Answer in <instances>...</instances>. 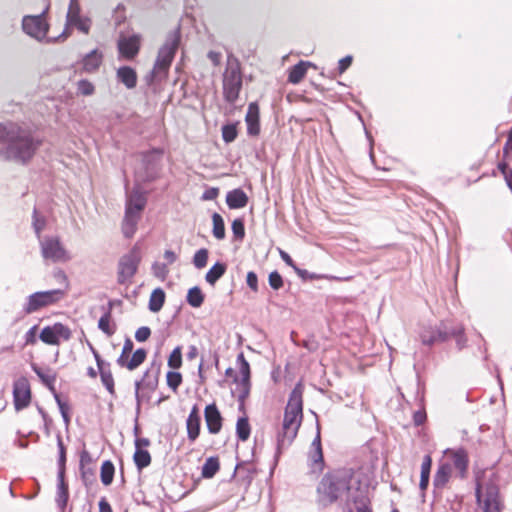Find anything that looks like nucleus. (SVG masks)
<instances>
[{"instance_id":"f257e3e1","label":"nucleus","mask_w":512,"mask_h":512,"mask_svg":"<svg viewBox=\"0 0 512 512\" xmlns=\"http://www.w3.org/2000/svg\"><path fill=\"white\" fill-rule=\"evenodd\" d=\"M43 137L25 123H0V157L19 165H27L43 145Z\"/></svg>"},{"instance_id":"f03ea898","label":"nucleus","mask_w":512,"mask_h":512,"mask_svg":"<svg viewBox=\"0 0 512 512\" xmlns=\"http://www.w3.org/2000/svg\"><path fill=\"white\" fill-rule=\"evenodd\" d=\"M303 419V400L300 384L291 391L284 411V418L281 429L276 437V451L274 455L273 469L278 463L280 455L286 450L296 438Z\"/></svg>"},{"instance_id":"7ed1b4c3","label":"nucleus","mask_w":512,"mask_h":512,"mask_svg":"<svg viewBox=\"0 0 512 512\" xmlns=\"http://www.w3.org/2000/svg\"><path fill=\"white\" fill-rule=\"evenodd\" d=\"M353 472L350 469H337L326 473L317 486V502L322 507H327L338 500H345L351 504L355 490L352 488Z\"/></svg>"},{"instance_id":"20e7f679","label":"nucleus","mask_w":512,"mask_h":512,"mask_svg":"<svg viewBox=\"0 0 512 512\" xmlns=\"http://www.w3.org/2000/svg\"><path fill=\"white\" fill-rule=\"evenodd\" d=\"M475 497L477 505L482 512H500L502 505L499 496V487L494 479H489L484 484L479 481L475 486Z\"/></svg>"},{"instance_id":"39448f33","label":"nucleus","mask_w":512,"mask_h":512,"mask_svg":"<svg viewBox=\"0 0 512 512\" xmlns=\"http://www.w3.org/2000/svg\"><path fill=\"white\" fill-rule=\"evenodd\" d=\"M48 6L38 15H25L22 19V30L31 38L42 42H52V39L47 38L49 31V23L46 20Z\"/></svg>"},{"instance_id":"423d86ee","label":"nucleus","mask_w":512,"mask_h":512,"mask_svg":"<svg viewBox=\"0 0 512 512\" xmlns=\"http://www.w3.org/2000/svg\"><path fill=\"white\" fill-rule=\"evenodd\" d=\"M65 295L61 289L37 291L29 295L23 305L25 314H32L42 308L48 307L60 301Z\"/></svg>"},{"instance_id":"0eeeda50","label":"nucleus","mask_w":512,"mask_h":512,"mask_svg":"<svg viewBox=\"0 0 512 512\" xmlns=\"http://www.w3.org/2000/svg\"><path fill=\"white\" fill-rule=\"evenodd\" d=\"M242 89L241 66H226L223 73V98L229 104H234Z\"/></svg>"},{"instance_id":"6e6552de","label":"nucleus","mask_w":512,"mask_h":512,"mask_svg":"<svg viewBox=\"0 0 512 512\" xmlns=\"http://www.w3.org/2000/svg\"><path fill=\"white\" fill-rule=\"evenodd\" d=\"M40 249L42 257L53 263H64L71 260L69 252L57 236H46L40 240Z\"/></svg>"},{"instance_id":"1a4fd4ad","label":"nucleus","mask_w":512,"mask_h":512,"mask_svg":"<svg viewBox=\"0 0 512 512\" xmlns=\"http://www.w3.org/2000/svg\"><path fill=\"white\" fill-rule=\"evenodd\" d=\"M181 44V30L176 27L168 32L158 49L157 58L154 64H171Z\"/></svg>"},{"instance_id":"9d476101","label":"nucleus","mask_w":512,"mask_h":512,"mask_svg":"<svg viewBox=\"0 0 512 512\" xmlns=\"http://www.w3.org/2000/svg\"><path fill=\"white\" fill-rule=\"evenodd\" d=\"M69 27H76L84 34H87L90 30L91 21L81 15V7L78 0H70L66 15V28L57 39H66Z\"/></svg>"},{"instance_id":"9b49d317","label":"nucleus","mask_w":512,"mask_h":512,"mask_svg":"<svg viewBox=\"0 0 512 512\" xmlns=\"http://www.w3.org/2000/svg\"><path fill=\"white\" fill-rule=\"evenodd\" d=\"M140 258L135 250L123 255L118 262L117 282L121 285L131 281L137 273Z\"/></svg>"},{"instance_id":"f8f14e48","label":"nucleus","mask_w":512,"mask_h":512,"mask_svg":"<svg viewBox=\"0 0 512 512\" xmlns=\"http://www.w3.org/2000/svg\"><path fill=\"white\" fill-rule=\"evenodd\" d=\"M423 345L432 346L449 340V323L442 321L438 326L423 327L419 333Z\"/></svg>"},{"instance_id":"ddd939ff","label":"nucleus","mask_w":512,"mask_h":512,"mask_svg":"<svg viewBox=\"0 0 512 512\" xmlns=\"http://www.w3.org/2000/svg\"><path fill=\"white\" fill-rule=\"evenodd\" d=\"M60 338L66 341L71 338V330L61 322L45 326L39 334V339L47 345H59Z\"/></svg>"},{"instance_id":"4468645a","label":"nucleus","mask_w":512,"mask_h":512,"mask_svg":"<svg viewBox=\"0 0 512 512\" xmlns=\"http://www.w3.org/2000/svg\"><path fill=\"white\" fill-rule=\"evenodd\" d=\"M237 363L239 365V372L241 379L237 382L238 401L243 406L245 399L249 396L251 383H250V365L245 359L244 354L240 353L237 356Z\"/></svg>"},{"instance_id":"2eb2a0df","label":"nucleus","mask_w":512,"mask_h":512,"mask_svg":"<svg viewBox=\"0 0 512 512\" xmlns=\"http://www.w3.org/2000/svg\"><path fill=\"white\" fill-rule=\"evenodd\" d=\"M31 401V390L26 377H20L13 383V402L16 411L26 408Z\"/></svg>"},{"instance_id":"dca6fc26","label":"nucleus","mask_w":512,"mask_h":512,"mask_svg":"<svg viewBox=\"0 0 512 512\" xmlns=\"http://www.w3.org/2000/svg\"><path fill=\"white\" fill-rule=\"evenodd\" d=\"M141 44V35L132 34L129 36L121 35L118 40V51L125 60H133L138 54Z\"/></svg>"},{"instance_id":"f3484780","label":"nucleus","mask_w":512,"mask_h":512,"mask_svg":"<svg viewBox=\"0 0 512 512\" xmlns=\"http://www.w3.org/2000/svg\"><path fill=\"white\" fill-rule=\"evenodd\" d=\"M204 418L209 433L217 434L220 432L222 428V416L215 403L205 407Z\"/></svg>"},{"instance_id":"a211bd4d","label":"nucleus","mask_w":512,"mask_h":512,"mask_svg":"<svg viewBox=\"0 0 512 512\" xmlns=\"http://www.w3.org/2000/svg\"><path fill=\"white\" fill-rule=\"evenodd\" d=\"M200 428H201V416L199 414V408L195 404L192 407V409L186 419L187 438L191 443L195 442L196 439L199 437Z\"/></svg>"},{"instance_id":"6ab92c4d","label":"nucleus","mask_w":512,"mask_h":512,"mask_svg":"<svg viewBox=\"0 0 512 512\" xmlns=\"http://www.w3.org/2000/svg\"><path fill=\"white\" fill-rule=\"evenodd\" d=\"M245 122L247 125V134L249 136H258L260 133V122L259 106L256 102H251L248 105Z\"/></svg>"},{"instance_id":"aec40b11","label":"nucleus","mask_w":512,"mask_h":512,"mask_svg":"<svg viewBox=\"0 0 512 512\" xmlns=\"http://www.w3.org/2000/svg\"><path fill=\"white\" fill-rule=\"evenodd\" d=\"M141 218V213L125 209L124 218L122 221V233L125 238H132L137 231L138 222Z\"/></svg>"},{"instance_id":"412c9836","label":"nucleus","mask_w":512,"mask_h":512,"mask_svg":"<svg viewBox=\"0 0 512 512\" xmlns=\"http://www.w3.org/2000/svg\"><path fill=\"white\" fill-rule=\"evenodd\" d=\"M452 472V466L449 463H442L439 465L434 478H433V488L434 492H441L443 488L448 483Z\"/></svg>"},{"instance_id":"4be33fe9","label":"nucleus","mask_w":512,"mask_h":512,"mask_svg":"<svg viewBox=\"0 0 512 512\" xmlns=\"http://www.w3.org/2000/svg\"><path fill=\"white\" fill-rule=\"evenodd\" d=\"M69 499V491L68 485L65 482V472L58 471L57 472V492H56V504L61 509L64 510Z\"/></svg>"},{"instance_id":"5701e85b","label":"nucleus","mask_w":512,"mask_h":512,"mask_svg":"<svg viewBox=\"0 0 512 512\" xmlns=\"http://www.w3.org/2000/svg\"><path fill=\"white\" fill-rule=\"evenodd\" d=\"M248 201L247 194L241 188H235L226 194V204L230 209L244 208Z\"/></svg>"},{"instance_id":"b1692460","label":"nucleus","mask_w":512,"mask_h":512,"mask_svg":"<svg viewBox=\"0 0 512 512\" xmlns=\"http://www.w3.org/2000/svg\"><path fill=\"white\" fill-rule=\"evenodd\" d=\"M146 202L145 194L139 189H134L126 200L125 209L141 213L146 206Z\"/></svg>"},{"instance_id":"393cba45","label":"nucleus","mask_w":512,"mask_h":512,"mask_svg":"<svg viewBox=\"0 0 512 512\" xmlns=\"http://www.w3.org/2000/svg\"><path fill=\"white\" fill-rule=\"evenodd\" d=\"M113 305L114 302L110 300L107 306H102L103 315L98 321V328L107 336H112L115 333V327H112L110 324Z\"/></svg>"},{"instance_id":"a878e982","label":"nucleus","mask_w":512,"mask_h":512,"mask_svg":"<svg viewBox=\"0 0 512 512\" xmlns=\"http://www.w3.org/2000/svg\"><path fill=\"white\" fill-rule=\"evenodd\" d=\"M149 373H150L149 370H147L144 373L143 378L141 380L135 381V398L137 401L138 408L140 407V402H141L140 394H139L141 385H144L146 388H148L151 391H154L158 385L159 371H157L156 375H154L153 377H150Z\"/></svg>"},{"instance_id":"bb28decb","label":"nucleus","mask_w":512,"mask_h":512,"mask_svg":"<svg viewBox=\"0 0 512 512\" xmlns=\"http://www.w3.org/2000/svg\"><path fill=\"white\" fill-rule=\"evenodd\" d=\"M309 459L314 465L318 466L319 468H322L324 465L321 438L319 432H317L316 437L313 439L311 443Z\"/></svg>"},{"instance_id":"cd10ccee","label":"nucleus","mask_w":512,"mask_h":512,"mask_svg":"<svg viewBox=\"0 0 512 512\" xmlns=\"http://www.w3.org/2000/svg\"><path fill=\"white\" fill-rule=\"evenodd\" d=\"M118 80L128 89H132L137 84L136 72L130 66H120L117 71Z\"/></svg>"},{"instance_id":"c85d7f7f","label":"nucleus","mask_w":512,"mask_h":512,"mask_svg":"<svg viewBox=\"0 0 512 512\" xmlns=\"http://www.w3.org/2000/svg\"><path fill=\"white\" fill-rule=\"evenodd\" d=\"M165 292L162 288H155L149 298L148 308L151 312H159L165 303Z\"/></svg>"},{"instance_id":"c756f323","label":"nucleus","mask_w":512,"mask_h":512,"mask_svg":"<svg viewBox=\"0 0 512 512\" xmlns=\"http://www.w3.org/2000/svg\"><path fill=\"white\" fill-rule=\"evenodd\" d=\"M351 503L355 505L356 512H372L369 507V498L366 493L359 488L355 489V495L352 496Z\"/></svg>"},{"instance_id":"7c9ffc66","label":"nucleus","mask_w":512,"mask_h":512,"mask_svg":"<svg viewBox=\"0 0 512 512\" xmlns=\"http://www.w3.org/2000/svg\"><path fill=\"white\" fill-rule=\"evenodd\" d=\"M227 266L223 262L217 261L206 273L205 280L210 285L215 283L225 274Z\"/></svg>"},{"instance_id":"2f4dec72","label":"nucleus","mask_w":512,"mask_h":512,"mask_svg":"<svg viewBox=\"0 0 512 512\" xmlns=\"http://www.w3.org/2000/svg\"><path fill=\"white\" fill-rule=\"evenodd\" d=\"M452 464L458 470L460 476L463 477L468 467V456L465 450L460 449L453 453Z\"/></svg>"},{"instance_id":"473e14b6","label":"nucleus","mask_w":512,"mask_h":512,"mask_svg":"<svg viewBox=\"0 0 512 512\" xmlns=\"http://www.w3.org/2000/svg\"><path fill=\"white\" fill-rule=\"evenodd\" d=\"M101 382L103 386L107 389L110 395H115L114 388V378L110 369V366L103 365L101 368H98Z\"/></svg>"},{"instance_id":"72a5a7b5","label":"nucleus","mask_w":512,"mask_h":512,"mask_svg":"<svg viewBox=\"0 0 512 512\" xmlns=\"http://www.w3.org/2000/svg\"><path fill=\"white\" fill-rule=\"evenodd\" d=\"M454 338L457 348L462 350L467 345V338L465 336L464 327L461 324L450 326L449 325V339Z\"/></svg>"},{"instance_id":"f704fd0d","label":"nucleus","mask_w":512,"mask_h":512,"mask_svg":"<svg viewBox=\"0 0 512 512\" xmlns=\"http://www.w3.org/2000/svg\"><path fill=\"white\" fill-rule=\"evenodd\" d=\"M133 460L137 469L141 471L151 464V455L148 450L137 447L133 455Z\"/></svg>"},{"instance_id":"c9c22d12","label":"nucleus","mask_w":512,"mask_h":512,"mask_svg":"<svg viewBox=\"0 0 512 512\" xmlns=\"http://www.w3.org/2000/svg\"><path fill=\"white\" fill-rule=\"evenodd\" d=\"M220 463L216 456H211L206 459L202 466V476L204 478H212L219 471Z\"/></svg>"},{"instance_id":"e433bc0d","label":"nucleus","mask_w":512,"mask_h":512,"mask_svg":"<svg viewBox=\"0 0 512 512\" xmlns=\"http://www.w3.org/2000/svg\"><path fill=\"white\" fill-rule=\"evenodd\" d=\"M212 223H213V229L212 234L217 240H223L226 236L225 232V223L223 217L217 213L214 212L212 214Z\"/></svg>"},{"instance_id":"4c0bfd02","label":"nucleus","mask_w":512,"mask_h":512,"mask_svg":"<svg viewBox=\"0 0 512 512\" xmlns=\"http://www.w3.org/2000/svg\"><path fill=\"white\" fill-rule=\"evenodd\" d=\"M31 368L36 373V375L40 378L42 383L54 393V391H55L54 383L56 381V375L48 374L47 372H45L42 368H40L36 364H32Z\"/></svg>"},{"instance_id":"58836bf2","label":"nucleus","mask_w":512,"mask_h":512,"mask_svg":"<svg viewBox=\"0 0 512 512\" xmlns=\"http://www.w3.org/2000/svg\"><path fill=\"white\" fill-rule=\"evenodd\" d=\"M186 301L193 308L200 307L204 302V295L200 287L194 286L190 288L186 296Z\"/></svg>"},{"instance_id":"ea45409f","label":"nucleus","mask_w":512,"mask_h":512,"mask_svg":"<svg viewBox=\"0 0 512 512\" xmlns=\"http://www.w3.org/2000/svg\"><path fill=\"white\" fill-rule=\"evenodd\" d=\"M309 66H292L288 71V82L291 84H298L305 77ZM318 68V66H312Z\"/></svg>"},{"instance_id":"a19ab883","label":"nucleus","mask_w":512,"mask_h":512,"mask_svg":"<svg viewBox=\"0 0 512 512\" xmlns=\"http://www.w3.org/2000/svg\"><path fill=\"white\" fill-rule=\"evenodd\" d=\"M115 473L114 464L110 460H105L101 465L100 477L104 485H110Z\"/></svg>"},{"instance_id":"79ce46f5","label":"nucleus","mask_w":512,"mask_h":512,"mask_svg":"<svg viewBox=\"0 0 512 512\" xmlns=\"http://www.w3.org/2000/svg\"><path fill=\"white\" fill-rule=\"evenodd\" d=\"M251 433L250 424L247 417H240L236 423V435L239 440L246 441Z\"/></svg>"},{"instance_id":"37998d69","label":"nucleus","mask_w":512,"mask_h":512,"mask_svg":"<svg viewBox=\"0 0 512 512\" xmlns=\"http://www.w3.org/2000/svg\"><path fill=\"white\" fill-rule=\"evenodd\" d=\"M147 352L143 348L136 349L131 358L129 359V362H127V369L130 371L135 370L138 368L146 359Z\"/></svg>"},{"instance_id":"c03bdc74","label":"nucleus","mask_w":512,"mask_h":512,"mask_svg":"<svg viewBox=\"0 0 512 512\" xmlns=\"http://www.w3.org/2000/svg\"><path fill=\"white\" fill-rule=\"evenodd\" d=\"M32 219V227L34 229L37 239L40 241L42 240L41 233L46 226V219L38 214L36 208H34L33 210Z\"/></svg>"},{"instance_id":"a18cd8bd","label":"nucleus","mask_w":512,"mask_h":512,"mask_svg":"<svg viewBox=\"0 0 512 512\" xmlns=\"http://www.w3.org/2000/svg\"><path fill=\"white\" fill-rule=\"evenodd\" d=\"M167 364L172 369H178L182 366V349L181 346L175 347L168 357Z\"/></svg>"},{"instance_id":"49530a36","label":"nucleus","mask_w":512,"mask_h":512,"mask_svg":"<svg viewBox=\"0 0 512 512\" xmlns=\"http://www.w3.org/2000/svg\"><path fill=\"white\" fill-rule=\"evenodd\" d=\"M57 447H58V471L65 472L66 469V448L62 441L60 434L57 435Z\"/></svg>"},{"instance_id":"de8ad7c7","label":"nucleus","mask_w":512,"mask_h":512,"mask_svg":"<svg viewBox=\"0 0 512 512\" xmlns=\"http://www.w3.org/2000/svg\"><path fill=\"white\" fill-rule=\"evenodd\" d=\"M166 382L168 387L176 392L182 383V374L177 371H168L166 374Z\"/></svg>"},{"instance_id":"09e8293b","label":"nucleus","mask_w":512,"mask_h":512,"mask_svg":"<svg viewBox=\"0 0 512 512\" xmlns=\"http://www.w3.org/2000/svg\"><path fill=\"white\" fill-rule=\"evenodd\" d=\"M80 474L83 484L90 487L96 483V476L94 469L90 467H80Z\"/></svg>"},{"instance_id":"8fccbe9b","label":"nucleus","mask_w":512,"mask_h":512,"mask_svg":"<svg viewBox=\"0 0 512 512\" xmlns=\"http://www.w3.org/2000/svg\"><path fill=\"white\" fill-rule=\"evenodd\" d=\"M209 252L206 248H201L194 254L193 264L197 269H202L206 266Z\"/></svg>"},{"instance_id":"3c124183","label":"nucleus","mask_w":512,"mask_h":512,"mask_svg":"<svg viewBox=\"0 0 512 512\" xmlns=\"http://www.w3.org/2000/svg\"><path fill=\"white\" fill-rule=\"evenodd\" d=\"M237 137V128L235 124H226L222 126V139L225 143L233 142Z\"/></svg>"},{"instance_id":"603ef678","label":"nucleus","mask_w":512,"mask_h":512,"mask_svg":"<svg viewBox=\"0 0 512 512\" xmlns=\"http://www.w3.org/2000/svg\"><path fill=\"white\" fill-rule=\"evenodd\" d=\"M231 229L235 239L242 241L245 237V225L242 218H236L233 220Z\"/></svg>"},{"instance_id":"864d4df0","label":"nucleus","mask_w":512,"mask_h":512,"mask_svg":"<svg viewBox=\"0 0 512 512\" xmlns=\"http://www.w3.org/2000/svg\"><path fill=\"white\" fill-rule=\"evenodd\" d=\"M151 270H152L153 275L162 281L166 279V277L168 276V273H169V269L167 268V265L165 263H161V262H154L152 264Z\"/></svg>"},{"instance_id":"5fc2aeb1","label":"nucleus","mask_w":512,"mask_h":512,"mask_svg":"<svg viewBox=\"0 0 512 512\" xmlns=\"http://www.w3.org/2000/svg\"><path fill=\"white\" fill-rule=\"evenodd\" d=\"M239 471L240 473L244 472L246 474L247 483L250 484L254 475L256 474V469L254 466L249 464L248 462H242L236 465L235 471Z\"/></svg>"},{"instance_id":"6e6d98bb","label":"nucleus","mask_w":512,"mask_h":512,"mask_svg":"<svg viewBox=\"0 0 512 512\" xmlns=\"http://www.w3.org/2000/svg\"><path fill=\"white\" fill-rule=\"evenodd\" d=\"M268 283L273 290H279L284 284L281 274L276 270L269 274Z\"/></svg>"},{"instance_id":"4d7b16f0","label":"nucleus","mask_w":512,"mask_h":512,"mask_svg":"<svg viewBox=\"0 0 512 512\" xmlns=\"http://www.w3.org/2000/svg\"><path fill=\"white\" fill-rule=\"evenodd\" d=\"M77 91L84 96L92 95L94 93V85L88 80L82 79L77 83Z\"/></svg>"},{"instance_id":"13d9d810","label":"nucleus","mask_w":512,"mask_h":512,"mask_svg":"<svg viewBox=\"0 0 512 512\" xmlns=\"http://www.w3.org/2000/svg\"><path fill=\"white\" fill-rule=\"evenodd\" d=\"M151 335V329L148 326H141L135 332V339L138 342H145Z\"/></svg>"},{"instance_id":"bf43d9fd","label":"nucleus","mask_w":512,"mask_h":512,"mask_svg":"<svg viewBox=\"0 0 512 512\" xmlns=\"http://www.w3.org/2000/svg\"><path fill=\"white\" fill-rule=\"evenodd\" d=\"M38 326H32L24 335L25 345H34L37 342V333Z\"/></svg>"},{"instance_id":"052dcab7","label":"nucleus","mask_w":512,"mask_h":512,"mask_svg":"<svg viewBox=\"0 0 512 512\" xmlns=\"http://www.w3.org/2000/svg\"><path fill=\"white\" fill-rule=\"evenodd\" d=\"M246 283L252 291H254V292L258 291V277L255 272L249 271L247 273Z\"/></svg>"},{"instance_id":"680f3d73","label":"nucleus","mask_w":512,"mask_h":512,"mask_svg":"<svg viewBox=\"0 0 512 512\" xmlns=\"http://www.w3.org/2000/svg\"><path fill=\"white\" fill-rule=\"evenodd\" d=\"M431 465H432V459L430 455H425L421 464V474L420 475H427L430 476L431 471Z\"/></svg>"},{"instance_id":"e2e57ef3","label":"nucleus","mask_w":512,"mask_h":512,"mask_svg":"<svg viewBox=\"0 0 512 512\" xmlns=\"http://www.w3.org/2000/svg\"><path fill=\"white\" fill-rule=\"evenodd\" d=\"M219 194V189L216 187L208 188L202 194V200H214Z\"/></svg>"},{"instance_id":"0e129e2a","label":"nucleus","mask_w":512,"mask_h":512,"mask_svg":"<svg viewBox=\"0 0 512 512\" xmlns=\"http://www.w3.org/2000/svg\"><path fill=\"white\" fill-rule=\"evenodd\" d=\"M53 394H54V399L58 405L60 413L62 414L63 411L68 412L70 409L69 405L66 402L62 401L60 395L56 391H54Z\"/></svg>"},{"instance_id":"69168bd1","label":"nucleus","mask_w":512,"mask_h":512,"mask_svg":"<svg viewBox=\"0 0 512 512\" xmlns=\"http://www.w3.org/2000/svg\"><path fill=\"white\" fill-rule=\"evenodd\" d=\"M425 420H426V413L424 411L418 410L413 414V421H414L415 425H417V426L422 425Z\"/></svg>"},{"instance_id":"338daca9","label":"nucleus","mask_w":512,"mask_h":512,"mask_svg":"<svg viewBox=\"0 0 512 512\" xmlns=\"http://www.w3.org/2000/svg\"><path fill=\"white\" fill-rule=\"evenodd\" d=\"M294 271L297 273L298 276H300L304 280L316 278L313 274H310L307 270L301 269L297 266L294 267Z\"/></svg>"},{"instance_id":"774afa93","label":"nucleus","mask_w":512,"mask_h":512,"mask_svg":"<svg viewBox=\"0 0 512 512\" xmlns=\"http://www.w3.org/2000/svg\"><path fill=\"white\" fill-rule=\"evenodd\" d=\"M99 512H112V508L105 498L99 502Z\"/></svg>"}]
</instances>
